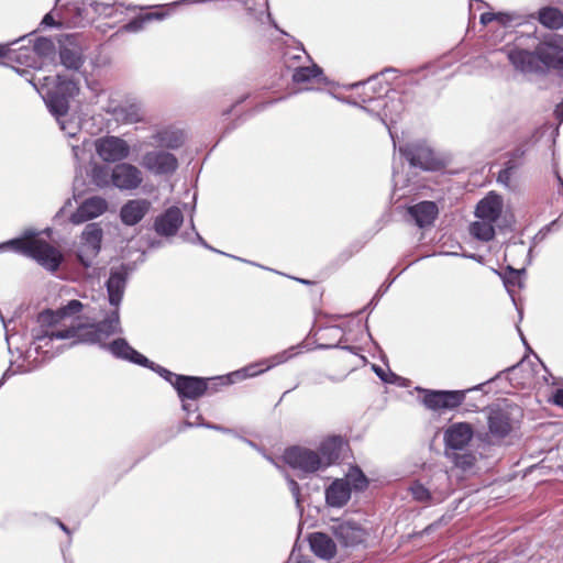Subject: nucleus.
<instances>
[{
	"label": "nucleus",
	"instance_id": "5fc2aeb1",
	"mask_svg": "<svg viewBox=\"0 0 563 563\" xmlns=\"http://www.w3.org/2000/svg\"><path fill=\"white\" fill-rule=\"evenodd\" d=\"M19 49L23 52L18 56V59H21L22 57L27 59L30 57L31 49H29L26 46L22 45Z\"/></svg>",
	"mask_w": 563,
	"mask_h": 563
},
{
	"label": "nucleus",
	"instance_id": "a18cd8bd",
	"mask_svg": "<svg viewBox=\"0 0 563 563\" xmlns=\"http://www.w3.org/2000/svg\"><path fill=\"white\" fill-rule=\"evenodd\" d=\"M150 368H152L153 371H155L159 376H162L164 379H166L168 383H170L173 385V382L176 380V377H178L179 375L168 371L167 368L165 367H162L159 365H155L153 362L150 361V364L148 366Z\"/></svg>",
	"mask_w": 563,
	"mask_h": 563
},
{
	"label": "nucleus",
	"instance_id": "e2e57ef3",
	"mask_svg": "<svg viewBox=\"0 0 563 563\" xmlns=\"http://www.w3.org/2000/svg\"><path fill=\"white\" fill-rule=\"evenodd\" d=\"M207 428H211V429H214V430H220V431H223V432H228L229 430L227 429H223L219 426H213V424H205Z\"/></svg>",
	"mask_w": 563,
	"mask_h": 563
},
{
	"label": "nucleus",
	"instance_id": "cd10ccee",
	"mask_svg": "<svg viewBox=\"0 0 563 563\" xmlns=\"http://www.w3.org/2000/svg\"><path fill=\"white\" fill-rule=\"evenodd\" d=\"M351 498L349 481L336 479L325 489V501L331 507L341 508Z\"/></svg>",
	"mask_w": 563,
	"mask_h": 563
},
{
	"label": "nucleus",
	"instance_id": "5701e85b",
	"mask_svg": "<svg viewBox=\"0 0 563 563\" xmlns=\"http://www.w3.org/2000/svg\"><path fill=\"white\" fill-rule=\"evenodd\" d=\"M312 553L321 560L331 561L335 558L338 548L334 540L324 532H312L308 537Z\"/></svg>",
	"mask_w": 563,
	"mask_h": 563
},
{
	"label": "nucleus",
	"instance_id": "2f4dec72",
	"mask_svg": "<svg viewBox=\"0 0 563 563\" xmlns=\"http://www.w3.org/2000/svg\"><path fill=\"white\" fill-rule=\"evenodd\" d=\"M107 112L111 113L115 121L123 123H135L142 120L141 109L136 104L108 108Z\"/></svg>",
	"mask_w": 563,
	"mask_h": 563
},
{
	"label": "nucleus",
	"instance_id": "c9c22d12",
	"mask_svg": "<svg viewBox=\"0 0 563 563\" xmlns=\"http://www.w3.org/2000/svg\"><path fill=\"white\" fill-rule=\"evenodd\" d=\"M91 181L98 188H108L112 186L111 173L106 166L95 165L91 169Z\"/></svg>",
	"mask_w": 563,
	"mask_h": 563
},
{
	"label": "nucleus",
	"instance_id": "4d7b16f0",
	"mask_svg": "<svg viewBox=\"0 0 563 563\" xmlns=\"http://www.w3.org/2000/svg\"><path fill=\"white\" fill-rule=\"evenodd\" d=\"M71 151H73V154H74V157L76 159H79V154L82 152L81 147L79 145H71Z\"/></svg>",
	"mask_w": 563,
	"mask_h": 563
},
{
	"label": "nucleus",
	"instance_id": "37998d69",
	"mask_svg": "<svg viewBox=\"0 0 563 563\" xmlns=\"http://www.w3.org/2000/svg\"><path fill=\"white\" fill-rule=\"evenodd\" d=\"M515 166L511 161L507 162L506 167L501 169L498 174L497 180L503 184L505 187H511V175Z\"/></svg>",
	"mask_w": 563,
	"mask_h": 563
},
{
	"label": "nucleus",
	"instance_id": "aec40b11",
	"mask_svg": "<svg viewBox=\"0 0 563 563\" xmlns=\"http://www.w3.org/2000/svg\"><path fill=\"white\" fill-rule=\"evenodd\" d=\"M508 59L511 65L522 73H542V67L537 59L536 52H530L518 46L508 49Z\"/></svg>",
	"mask_w": 563,
	"mask_h": 563
},
{
	"label": "nucleus",
	"instance_id": "0eeeda50",
	"mask_svg": "<svg viewBox=\"0 0 563 563\" xmlns=\"http://www.w3.org/2000/svg\"><path fill=\"white\" fill-rule=\"evenodd\" d=\"M542 73L545 68L563 69V37L550 34L534 47Z\"/></svg>",
	"mask_w": 563,
	"mask_h": 563
},
{
	"label": "nucleus",
	"instance_id": "a19ab883",
	"mask_svg": "<svg viewBox=\"0 0 563 563\" xmlns=\"http://www.w3.org/2000/svg\"><path fill=\"white\" fill-rule=\"evenodd\" d=\"M55 51V45L52 40L46 37L36 38L33 42V49L35 54L40 56H49Z\"/></svg>",
	"mask_w": 563,
	"mask_h": 563
},
{
	"label": "nucleus",
	"instance_id": "2eb2a0df",
	"mask_svg": "<svg viewBox=\"0 0 563 563\" xmlns=\"http://www.w3.org/2000/svg\"><path fill=\"white\" fill-rule=\"evenodd\" d=\"M465 399L464 390H429L423 397V404L432 410L454 409Z\"/></svg>",
	"mask_w": 563,
	"mask_h": 563
},
{
	"label": "nucleus",
	"instance_id": "864d4df0",
	"mask_svg": "<svg viewBox=\"0 0 563 563\" xmlns=\"http://www.w3.org/2000/svg\"><path fill=\"white\" fill-rule=\"evenodd\" d=\"M201 420V416L200 415H197L195 420H190L189 418L186 420V424L189 426V427H194V426H202V423L200 422Z\"/></svg>",
	"mask_w": 563,
	"mask_h": 563
},
{
	"label": "nucleus",
	"instance_id": "de8ad7c7",
	"mask_svg": "<svg viewBox=\"0 0 563 563\" xmlns=\"http://www.w3.org/2000/svg\"><path fill=\"white\" fill-rule=\"evenodd\" d=\"M516 16L515 14L506 13V12H498L495 13V20L498 21L503 25H507L515 21Z\"/></svg>",
	"mask_w": 563,
	"mask_h": 563
},
{
	"label": "nucleus",
	"instance_id": "58836bf2",
	"mask_svg": "<svg viewBox=\"0 0 563 563\" xmlns=\"http://www.w3.org/2000/svg\"><path fill=\"white\" fill-rule=\"evenodd\" d=\"M409 492L411 493L412 498L419 503H428L432 498L430 489L419 481L413 482L409 486Z\"/></svg>",
	"mask_w": 563,
	"mask_h": 563
},
{
	"label": "nucleus",
	"instance_id": "6e6552de",
	"mask_svg": "<svg viewBox=\"0 0 563 563\" xmlns=\"http://www.w3.org/2000/svg\"><path fill=\"white\" fill-rule=\"evenodd\" d=\"M102 229L98 223H89L81 233V242L78 247L77 257L85 268L92 266L93 260L100 252Z\"/></svg>",
	"mask_w": 563,
	"mask_h": 563
},
{
	"label": "nucleus",
	"instance_id": "7c9ffc66",
	"mask_svg": "<svg viewBox=\"0 0 563 563\" xmlns=\"http://www.w3.org/2000/svg\"><path fill=\"white\" fill-rule=\"evenodd\" d=\"M59 58L60 63L71 70H78L84 64L81 48L70 42L60 47Z\"/></svg>",
	"mask_w": 563,
	"mask_h": 563
},
{
	"label": "nucleus",
	"instance_id": "c85d7f7f",
	"mask_svg": "<svg viewBox=\"0 0 563 563\" xmlns=\"http://www.w3.org/2000/svg\"><path fill=\"white\" fill-rule=\"evenodd\" d=\"M291 70L292 81L297 85H314L323 84L325 81L322 69L316 64H312L311 66L298 65Z\"/></svg>",
	"mask_w": 563,
	"mask_h": 563
},
{
	"label": "nucleus",
	"instance_id": "680f3d73",
	"mask_svg": "<svg viewBox=\"0 0 563 563\" xmlns=\"http://www.w3.org/2000/svg\"><path fill=\"white\" fill-rule=\"evenodd\" d=\"M292 563H312L309 559L306 558H297Z\"/></svg>",
	"mask_w": 563,
	"mask_h": 563
},
{
	"label": "nucleus",
	"instance_id": "4be33fe9",
	"mask_svg": "<svg viewBox=\"0 0 563 563\" xmlns=\"http://www.w3.org/2000/svg\"><path fill=\"white\" fill-rule=\"evenodd\" d=\"M148 145L159 146L167 150H177L184 144L183 131L174 128H162L148 136Z\"/></svg>",
	"mask_w": 563,
	"mask_h": 563
},
{
	"label": "nucleus",
	"instance_id": "ea45409f",
	"mask_svg": "<svg viewBox=\"0 0 563 563\" xmlns=\"http://www.w3.org/2000/svg\"><path fill=\"white\" fill-rule=\"evenodd\" d=\"M302 58L309 59V56L306 54L302 47H297L291 51H287L284 54V63L288 69H294V67H297V62H300Z\"/></svg>",
	"mask_w": 563,
	"mask_h": 563
},
{
	"label": "nucleus",
	"instance_id": "e433bc0d",
	"mask_svg": "<svg viewBox=\"0 0 563 563\" xmlns=\"http://www.w3.org/2000/svg\"><path fill=\"white\" fill-rule=\"evenodd\" d=\"M165 14L163 13H147L143 16L133 19L128 24L123 26V29L128 32H137L143 29L144 24L154 19L162 20Z\"/></svg>",
	"mask_w": 563,
	"mask_h": 563
},
{
	"label": "nucleus",
	"instance_id": "72a5a7b5",
	"mask_svg": "<svg viewBox=\"0 0 563 563\" xmlns=\"http://www.w3.org/2000/svg\"><path fill=\"white\" fill-rule=\"evenodd\" d=\"M471 234L483 242H488L495 236V222L477 219L470 227Z\"/></svg>",
	"mask_w": 563,
	"mask_h": 563
},
{
	"label": "nucleus",
	"instance_id": "052dcab7",
	"mask_svg": "<svg viewBox=\"0 0 563 563\" xmlns=\"http://www.w3.org/2000/svg\"><path fill=\"white\" fill-rule=\"evenodd\" d=\"M191 407H192V405H190V404H183V409H184L185 411H187L188 413H189L190 411H195V410H196V408H194V409H192Z\"/></svg>",
	"mask_w": 563,
	"mask_h": 563
},
{
	"label": "nucleus",
	"instance_id": "9d476101",
	"mask_svg": "<svg viewBox=\"0 0 563 563\" xmlns=\"http://www.w3.org/2000/svg\"><path fill=\"white\" fill-rule=\"evenodd\" d=\"M98 156L107 163H123L129 157L131 148L128 142L119 136L107 135L95 141Z\"/></svg>",
	"mask_w": 563,
	"mask_h": 563
},
{
	"label": "nucleus",
	"instance_id": "13d9d810",
	"mask_svg": "<svg viewBox=\"0 0 563 563\" xmlns=\"http://www.w3.org/2000/svg\"><path fill=\"white\" fill-rule=\"evenodd\" d=\"M9 53V45H0V58L7 56Z\"/></svg>",
	"mask_w": 563,
	"mask_h": 563
},
{
	"label": "nucleus",
	"instance_id": "bf43d9fd",
	"mask_svg": "<svg viewBox=\"0 0 563 563\" xmlns=\"http://www.w3.org/2000/svg\"><path fill=\"white\" fill-rule=\"evenodd\" d=\"M196 236H197V240L199 241V243H200L201 245H203V246H205V247H207V249L213 250L212 247H210V246L206 243V241H205V240H203V239H202L198 233H196Z\"/></svg>",
	"mask_w": 563,
	"mask_h": 563
},
{
	"label": "nucleus",
	"instance_id": "bb28decb",
	"mask_svg": "<svg viewBox=\"0 0 563 563\" xmlns=\"http://www.w3.org/2000/svg\"><path fill=\"white\" fill-rule=\"evenodd\" d=\"M501 211L503 199L498 195L490 194L477 203L475 216L477 219L496 222L499 219Z\"/></svg>",
	"mask_w": 563,
	"mask_h": 563
},
{
	"label": "nucleus",
	"instance_id": "603ef678",
	"mask_svg": "<svg viewBox=\"0 0 563 563\" xmlns=\"http://www.w3.org/2000/svg\"><path fill=\"white\" fill-rule=\"evenodd\" d=\"M555 118L559 120L560 123L563 122V101L559 103L554 111Z\"/></svg>",
	"mask_w": 563,
	"mask_h": 563
},
{
	"label": "nucleus",
	"instance_id": "6e6d98bb",
	"mask_svg": "<svg viewBox=\"0 0 563 563\" xmlns=\"http://www.w3.org/2000/svg\"><path fill=\"white\" fill-rule=\"evenodd\" d=\"M373 368H374L375 373L377 374V376H378L382 380H384V382H388V380H387V378H386V376H385V372H384L379 366L374 365V366H373Z\"/></svg>",
	"mask_w": 563,
	"mask_h": 563
},
{
	"label": "nucleus",
	"instance_id": "6ab92c4d",
	"mask_svg": "<svg viewBox=\"0 0 563 563\" xmlns=\"http://www.w3.org/2000/svg\"><path fill=\"white\" fill-rule=\"evenodd\" d=\"M173 387L177 390L178 396L184 400L197 399L201 397L208 389L207 380L195 376L179 375L173 382Z\"/></svg>",
	"mask_w": 563,
	"mask_h": 563
},
{
	"label": "nucleus",
	"instance_id": "20e7f679",
	"mask_svg": "<svg viewBox=\"0 0 563 563\" xmlns=\"http://www.w3.org/2000/svg\"><path fill=\"white\" fill-rule=\"evenodd\" d=\"M377 78L373 77L368 79L366 82H357L354 84L353 87L358 88L363 87L364 91L360 96L362 103H369L371 107H363L365 111L368 113L377 115L382 122L387 125V121H395V118L400 114L402 111V102L398 96L394 92L393 95H386L385 98H382L383 87H380L379 91H376Z\"/></svg>",
	"mask_w": 563,
	"mask_h": 563
},
{
	"label": "nucleus",
	"instance_id": "473e14b6",
	"mask_svg": "<svg viewBox=\"0 0 563 563\" xmlns=\"http://www.w3.org/2000/svg\"><path fill=\"white\" fill-rule=\"evenodd\" d=\"M538 20L543 26L550 30L563 27V12L554 7L541 8L538 12Z\"/></svg>",
	"mask_w": 563,
	"mask_h": 563
},
{
	"label": "nucleus",
	"instance_id": "49530a36",
	"mask_svg": "<svg viewBox=\"0 0 563 563\" xmlns=\"http://www.w3.org/2000/svg\"><path fill=\"white\" fill-rule=\"evenodd\" d=\"M286 479L288 482L289 489L291 492L292 497L295 498L297 507H300V486L299 484L290 478L289 476H286Z\"/></svg>",
	"mask_w": 563,
	"mask_h": 563
},
{
	"label": "nucleus",
	"instance_id": "8fccbe9b",
	"mask_svg": "<svg viewBox=\"0 0 563 563\" xmlns=\"http://www.w3.org/2000/svg\"><path fill=\"white\" fill-rule=\"evenodd\" d=\"M492 21H495V13L486 12L481 15V23L486 25L490 23Z\"/></svg>",
	"mask_w": 563,
	"mask_h": 563
},
{
	"label": "nucleus",
	"instance_id": "9b49d317",
	"mask_svg": "<svg viewBox=\"0 0 563 563\" xmlns=\"http://www.w3.org/2000/svg\"><path fill=\"white\" fill-rule=\"evenodd\" d=\"M285 462L295 470L305 474L314 473L324 468L319 453L306 448L294 446L284 454Z\"/></svg>",
	"mask_w": 563,
	"mask_h": 563
},
{
	"label": "nucleus",
	"instance_id": "39448f33",
	"mask_svg": "<svg viewBox=\"0 0 563 563\" xmlns=\"http://www.w3.org/2000/svg\"><path fill=\"white\" fill-rule=\"evenodd\" d=\"M7 245L34 258L38 264L51 272H55L59 267L63 258L56 247L37 239H15L8 242Z\"/></svg>",
	"mask_w": 563,
	"mask_h": 563
},
{
	"label": "nucleus",
	"instance_id": "c03bdc74",
	"mask_svg": "<svg viewBox=\"0 0 563 563\" xmlns=\"http://www.w3.org/2000/svg\"><path fill=\"white\" fill-rule=\"evenodd\" d=\"M89 7L98 15L111 16L113 13V7L109 3L93 1Z\"/></svg>",
	"mask_w": 563,
	"mask_h": 563
},
{
	"label": "nucleus",
	"instance_id": "f704fd0d",
	"mask_svg": "<svg viewBox=\"0 0 563 563\" xmlns=\"http://www.w3.org/2000/svg\"><path fill=\"white\" fill-rule=\"evenodd\" d=\"M445 454L456 467L463 471L472 468L476 462L475 455L471 452L453 451Z\"/></svg>",
	"mask_w": 563,
	"mask_h": 563
},
{
	"label": "nucleus",
	"instance_id": "a211bd4d",
	"mask_svg": "<svg viewBox=\"0 0 563 563\" xmlns=\"http://www.w3.org/2000/svg\"><path fill=\"white\" fill-rule=\"evenodd\" d=\"M108 209V202L104 198L95 196L82 201L77 210L70 216V222L81 224L103 214Z\"/></svg>",
	"mask_w": 563,
	"mask_h": 563
},
{
	"label": "nucleus",
	"instance_id": "412c9836",
	"mask_svg": "<svg viewBox=\"0 0 563 563\" xmlns=\"http://www.w3.org/2000/svg\"><path fill=\"white\" fill-rule=\"evenodd\" d=\"M409 220L419 228L432 225L438 217L439 208L433 201H420L407 208Z\"/></svg>",
	"mask_w": 563,
	"mask_h": 563
},
{
	"label": "nucleus",
	"instance_id": "774afa93",
	"mask_svg": "<svg viewBox=\"0 0 563 563\" xmlns=\"http://www.w3.org/2000/svg\"><path fill=\"white\" fill-rule=\"evenodd\" d=\"M556 224V221H552V223L550 225H548V230H550L552 227H554Z\"/></svg>",
	"mask_w": 563,
	"mask_h": 563
},
{
	"label": "nucleus",
	"instance_id": "393cba45",
	"mask_svg": "<svg viewBox=\"0 0 563 563\" xmlns=\"http://www.w3.org/2000/svg\"><path fill=\"white\" fill-rule=\"evenodd\" d=\"M184 221L183 212L178 207L168 208L163 214L155 220V231L159 235L172 236L176 234Z\"/></svg>",
	"mask_w": 563,
	"mask_h": 563
},
{
	"label": "nucleus",
	"instance_id": "f3484780",
	"mask_svg": "<svg viewBox=\"0 0 563 563\" xmlns=\"http://www.w3.org/2000/svg\"><path fill=\"white\" fill-rule=\"evenodd\" d=\"M332 532L343 547H355L365 541L366 530L354 521H340L332 526Z\"/></svg>",
	"mask_w": 563,
	"mask_h": 563
},
{
	"label": "nucleus",
	"instance_id": "3c124183",
	"mask_svg": "<svg viewBox=\"0 0 563 563\" xmlns=\"http://www.w3.org/2000/svg\"><path fill=\"white\" fill-rule=\"evenodd\" d=\"M41 24L44 25V26H54L55 25V20H54L53 15L51 13H47V14L44 15Z\"/></svg>",
	"mask_w": 563,
	"mask_h": 563
},
{
	"label": "nucleus",
	"instance_id": "dca6fc26",
	"mask_svg": "<svg viewBox=\"0 0 563 563\" xmlns=\"http://www.w3.org/2000/svg\"><path fill=\"white\" fill-rule=\"evenodd\" d=\"M474 430L467 422L451 424L444 432L445 453L463 451L473 439Z\"/></svg>",
	"mask_w": 563,
	"mask_h": 563
},
{
	"label": "nucleus",
	"instance_id": "69168bd1",
	"mask_svg": "<svg viewBox=\"0 0 563 563\" xmlns=\"http://www.w3.org/2000/svg\"><path fill=\"white\" fill-rule=\"evenodd\" d=\"M8 376H9V371H7V372L3 374L2 378L0 379V387L4 384V382H5V379L8 378Z\"/></svg>",
	"mask_w": 563,
	"mask_h": 563
},
{
	"label": "nucleus",
	"instance_id": "4468645a",
	"mask_svg": "<svg viewBox=\"0 0 563 563\" xmlns=\"http://www.w3.org/2000/svg\"><path fill=\"white\" fill-rule=\"evenodd\" d=\"M399 152L413 167L430 170L435 166L432 150L423 143L416 142L407 144L399 147Z\"/></svg>",
	"mask_w": 563,
	"mask_h": 563
},
{
	"label": "nucleus",
	"instance_id": "f8f14e48",
	"mask_svg": "<svg viewBox=\"0 0 563 563\" xmlns=\"http://www.w3.org/2000/svg\"><path fill=\"white\" fill-rule=\"evenodd\" d=\"M489 434L494 439H504L512 431L511 408L499 404L485 409Z\"/></svg>",
	"mask_w": 563,
	"mask_h": 563
},
{
	"label": "nucleus",
	"instance_id": "f257e3e1",
	"mask_svg": "<svg viewBox=\"0 0 563 563\" xmlns=\"http://www.w3.org/2000/svg\"><path fill=\"white\" fill-rule=\"evenodd\" d=\"M84 305L79 300H70L67 305L60 307L57 311H44L38 314L37 322L40 327L33 329L32 345L34 350L40 353L47 354L48 345L54 340H65L75 338L78 340V331L88 325H69L67 329L58 330L55 325L65 318L73 317L81 312Z\"/></svg>",
	"mask_w": 563,
	"mask_h": 563
},
{
	"label": "nucleus",
	"instance_id": "423d86ee",
	"mask_svg": "<svg viewBox=\"0 0 563 563\" xmlns=\"http://www.w3.org/2000/svg\"><path fill=\"white\" fill-rule=\"evenodd\" d=\"M96 323L90 324V327L82 328L78 331V341L80 343H87V344H96L99 345L101 349L110 352L114 357L122 358L130 361L132 363L142 365V366H148L150 360L146 358L144 355L139 353L136 350H134L125 339H115L112 342H108V339L110 336H107L106 339H102L101 341H88L90 330H95Z\"/></svg>",
	"mask_w": 563,
	"mask_h": 563
},
{
	"label": "nucleus",
	"instance_id": "a878e982",
	"mask_svg": "<svg viewBox=\"0 0 563 563\" xmlns=\"http://www.w3.org/2000/svg\"><path fill=\"white\" fill-rule=\"evenodd\" d=\"M291 351L292 349L286 350L260 364H251L244 367L243 369L235 372L233 375L238 376L239 378L254 377L276 365L283 364L286 361H288L292 356Z\"/></svg>",
	"mask_w": 563,
	"mask_h": 563
},
{
	"label": "nucleus",
	"instance_id": "1a4fd4ad",
	"mask_svg": "<svg viewBox=\"0 0 563 563\" xmlns=\"http://www.w3.org/2000/svg\"><path fill=\"white\" fill-rule=\"evenodd\" d=\"M141 166L155 176H168L177 170L178 159L168 151L153 150L144 153Z\"/></svg>",
	"mask_w": 563,
	"mask_h": 563
},
{
	"label": "nucleus",
	"instance_id": "ddd939ff",
	"mask_svg": "<svg viewBox=\"0 0 563 563\" xmlns=\"http://www.w3.org/2000/svg\"><path fill=\"white\" fill-rule=\"evenodd\" d=\"M143 179L142 170L131 163H119L111 170L112 186L121 191L137 189Z\"/></svg>",
	"mask_w": 563,
	"mask_h": 563
},
{
	"label": "nucleus",
	"instance_id": "4c0bfd02",
	"mask_svg": "<svg viewBox=\"0 0 563 563\" xmlns=\"http://www.w3.org/2000/svg\"><path fill=\"white\" fill-rule=\"evenodd\" d=\"M508 273L504 276V285L507 289V291L509 292V295L514 298L512 296V292H514V289L516 287H521L522 286V280H521V272L522 271H518V269H514L511 267L508 268Z\"/></svg>",
	"mask_w": 563,
	"mask_h": 563
},
{
	"label": "nucleus",
	"instance_id": "0e129e2a",
	"mask_svg": "<svg viewBox=\"0 0 563 563\" xmlns=\"http://www.w3.org/2000/svg\"><path fill=\"white\" fill-rule=\"evenodd\" d=\"M57 523L63 531H65L66 533H69L68 528L62 521L57 520Z\"/></svg>",
	"mask_w": 563,
	"mask_h": 563
},
{
	"label": "nucleus",
	"instance_id": "338daca9",
	"mask_svg": "<svg viewBox=\"0 0 563 563\" xmlns=\"http://www.w3.org/2000/svg\"><path fill=\"white\" fill-rule=\"evenodd\" d=\"M24 40H25V37L23 36V37L19 38L18 41H14V42H13V43H11V44H12V45H14V44H18V43H20V42H24Z\"/></svg>",
	"mask_w": 563,
	"mask_h": 563
},
{
	"label": "nucleus",
	"instance_id": "c756f323",
	"mask_svg": "<svg viewBox=\"0 0 563 563\" xmlns=\"http://www.w3.org/2000/svg\"><path fill=\"white\" fill-rule=\"evenodd\" d=\"M342 440L339 437H332L324 440L319 446V455L322 459L323 467L335 463L341 454Z\"/></svg>",
	"mask_w": 563,
	"mask_h": 563
},
{
	"label": "nucleus",
	"instance_id": "f03ea898",
	"mask_svg": "<svg viewBox=\"0 0 563 563\" xmlns=\"http://www.w3.org/2000/svg\"><path fill=\"white\" fill-rule=\"evenodd\" d=\"M78 90V84L73 78L57 75L54 87L48 88L44 96L49 112L55 117L60 130L69 137H75L80 132L78 120L68 114L69 100Z\"/></svg>",
	"mask_w": 563,
	"mask_h": 563
},
{
	"label": "nucleus",
	"instance_id": "7ed1b4c3",
	"mask_svg": "<svg viewBox=\"0 0 563 563\" xmlns=\"http://www.w3.org/2000/svg\"><path fill=\"white\" fill-rule=\"evenodd\" d=\"M128 274L123 267L112 268L107 282V290L111 310L106 317L96 323L95 330H90L88 341H101L107 336L122 333L120 322V303L125 290Z\"/></svg>",
	"mask_w": 563,
	"mask_h": 563
},
{
	"label": "nucleus",
	"instance_id": "09e8293b",
	"mask_svg": "<svg viewBox=\"0 0 563 563\" xmlns=\"http://www.w3.org/2000/svg\"><path fill=\"white\" fill-rule=\"evenodd\" d=\"M553 402L563 408V389H558L553 395Z\"/></svg>",
	"mask_w": 563,
	"mask_h": 563
},
{
	"label": "nucleus",
	"instance_id": "b1692460",
	"mask_svg": "<svg viewBox=\"0 0 563 563\" xmlns=\"http://www.w3.org/2000/svg\"><path fill=\"white\" fill-rule=\"evenodd\" d=\"M151 209L147 199L128 200L120 210V219L125 225H135L143 220Z\"/></svg>",
	"mask_w": 563,
	"mask_h": 563
},
{
	"label": "nucleus",
	"instance_id": "79ce46f5",
	"mask_svg": "<svg viewBox=\"0 0 563 563\" xmlns=\"http://www.w3.org/2000/svg\"><path fill=\"white\" fill-rule=\"evenodd\" d=\"M349 481L352 482L353 487L357 490H362L367 486V479L361 470L354 468L347 475Z\"/></svg>",
	"mask_w": 563,
	"mask_h": 563
}]
</instances>
